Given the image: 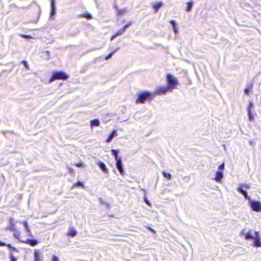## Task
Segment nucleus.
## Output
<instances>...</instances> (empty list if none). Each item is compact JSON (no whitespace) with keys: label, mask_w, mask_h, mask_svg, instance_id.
<instances>
[{"label":"nucleus","mask_w":261,"mask_h":261,"mask_svg":"<svg viewBox=\"0 0 261 261\" xmlns=\"http://www.w3.org/2000/svg\"><path fill=\"white\" fill-rule=\"evenodd\" d=\"M119 49V48H117L116 49H115L114 50L112 51L111 53H110L109 55H108L107 56H106L105 57V59L106 60H108L110 59H111L112 57V56L113 55V54L117 51Z\"/></svg>","instance_id":"nucleus-25"},{"label":"nucleus","mask_w":261,"mask_h":261,"mask_svg":"<svg viewBox=\"0 0 261 261\" xmlns=\"http://www.w3.org/2000/svg\"><path fill=\"white\" fill-rule=\"evenodd\" d=\"M249 92V88H246L244 90V93L246 94H248Z\"/></svg>","instance_id":"nucleus-39"},{"label":"nucleus","mask_w":261,"mask_h":261,"mask_svg":"<svg viewBox=\"0 0 261 261\" xmlns=\"http://www.w3.org/2000/svg\"><path fill=\"white\" fill-rule=\"evenodd\" d=\"M116 9L117 10V13L118 15H122L126 13V9H123L121 10L118 9L117 7H116Z\"/></svg>","instance_id":"nucleus-24"},{"label":"nucleus","mask_w":261,"mask_h":261,"mask_svg":"<svg viewBox=\"0 0 261 261\" xmlns=\"http://www.w3.org/2000/svg\"><path fill=\"white\" fill-rule=\"evenodd\" d=\"M249 205L251 210L254 212H261V202L258 201L249 200Z\"/></svg>","instance_id":"nucleus-5"},{"label":"nucleus","mask_w":261,"mask_h":261,"mask_svg":"<svg viewBox=\"0 0 261 261\" xmlns=\"http://www.w3.org/2000/svg\"><path fill=\"white\" fill-rule=\"evenodd\" d=\"M98 166L102 171H103L104 172H106V173L107 172L108 169H107L106 166L104 163H103L102 162H100L98 163Z\"/></svg>","instance_id":"nucleus-19"},{"label":"nucleus","mask_w":261,"mask_h":261,"mask_svg":"<svg viewBox=\"0 0 261 261\" xmlns=\"http://www.w3.org/2000/svg\"><path fill=\"white\" fill-rule=\"evenodd\" d=\"M0 246H7L11 250V251L18 252V250L15 247L11 246L10 244H6L5 242H2L1 241H0Z\"/></svg>","instance_id":"nucleus-14"},{"label":"nucleus","mask_w":261,"mask_h":261,"mask_svg":"<svg viewBox=\"0 0 261 261\" xmlns=\"http://www.w3.org/2000/svg\"><path fill=\"white\" fill-rule=\"evenodd\" d=\"M25 230L26 231L28 232V236L30 237H33V234H32L31 233V230L30 229V228L29 227L28 229H25Z\"/></svg>","instance_id":"nucleus-31"},{"label":"nucleus","mask_w":261,"mask_h":261,"mask_svg":"<svg viewBox=\"0 0 261 261\" xmlns=\"http://www.w3.org/2000/svg\"><path fill=\"white\" fill-rule=\"evenodd\" d=\"M166 81L167 84V88L169 92H172L173 89L177 88V85L179 84L178 81L176 77L172 74H168L166 77Z\"/></svg>","instance_id":"nucleus-3"},{"label":"nucleus","mask_w":261,"mask_h":261,"mask_svg":"<svg viewBox=\"0 0 261 261\" xmlns=\"http://www.w3.org/2000/svg\"><path fill=\"white\" fill-rule=\"evenodd\" d=\"M68 76L63 71H55L53 73L51 78L49 80V83H51L56 80H65Z\"/></svg>","instance_id":"nucleus-4"},{"label":"nucleus","mask_w":261,"mask_h":261,"mask_svg":"<svg viewBox=\"0 0 261 261\" xmlns=\"http://www.w3.org/2000/svg\"><path fill=\"white\" fill-rule=\"evenodd\" d=\"M76 234L77 231L74 228L72 227H70L69 228L68 231L67 232V235L68 236H70L71 237H74Z\"/></svg>","instance_id":"nucleus-11"},{"label":"nucleus","mask_w":261,"mask_h":261,"mask_svg":"<svg viewBox=\"0 0 261 261\" xmlns=\"http://www.w3.org/2000/svg\"><path fill=\"white\" fill-rule=\"evenodd\" d=\"M13 232V237L16 238V239L18 240L19 241H23L21 240V232L20 231H18L16 229Z\"/></svg>","instance_id":"nucleus-15"},{"label":"nucleus","mask_w":261,"mask_h":261,"mask_svg":"<svg viewBox=\"0 0 261 261\" xmlns=\"http://www.w3.org/2000/svg\"><path fill=\"white\" fill-rule=\"evenodd\" d=\"M218 169L220 170V171H222L224 169V164H222L220 165H219Z\"/></svg>","instance_id":"nucleus-36"},{"label":"nucleus","mask_w":261,"mask_h":261,"mask_svg":"<svg viewBox=\"0 0 261 261\" xmlns=\"http://www.w3.org/2000/svg\"><path fill=\"white\" fill-rule=\"evenodd\" d=\"M244 187H245L247 189H248L249 188V186L246 185H241L239 187H238L237 190L240 193H242L244 195L245 199L250 200V198L249 197H248L247 192L243 190Z\"/></svg>","instance_id":"nucleus-7"},{"label":"nucleus","mask_w":261,"mask_h":261,"mask_svg":"<svg viewBox=\"0 0 261 261\" xmlns=\"http://www.w3.org/2000/svg\"><path fill=\"white\" fill-rule=\"evenodd\" d=\"M100 125V121L97 119L92 120L90 121V126L93 128L94 126H98Z\"/></svg>","instance_id":"nucleus-17"},{"label":"nucleus","mask_w":261,"mask_h":261,"mask_svg":"<svg viewBox=\"0 0 261 261\" xmlns=\"http://www.w3.org/2000/svg\"><path fill=\"white\" fill-rule=\"evenodd\" d=\"M15 224L13 220H11L10 222V224L8 226V229L11 231L13 232L16 229Z\"/></svg>","instance_id":"nucleus-18"},{"label":"nucleus","mask_w":261,"mask_h":261,"mask_svg":"<svg viewBox=\"0 0 261 261\" xmlns=\"http://www.w3.org/2000/svg\"><path fill=\"white\" fill-rule=\"evenodd\" d=\"M223 177V174L222 171H218L216 173V176L214 179H222Z\"/></svg>","instance_id":"nucleus-20"},{"label":"nucleus","mask_w":261,"mask_h":261,"mask_svg":"<svg viewBox=\"0 0 261 261\" xmlns=\"http://www.w3.org/2000/svg\"><path fill=\"white\" fill-rule=\"evenodd\" d=\"M148 229H149L150 231H151L153 232H155L154 230L150 227H148Z\"/></svg>","instance_id":"nucleus-43"},{"label":"nucleus","mask_w":261,"mask_h":261,"mask_svg":"<svg viewBox=\"0 0 261 261\" xmlns=\"http://www.w3.org/2000/svg\"><path fill=\"white\" fill-rule=\"evenodd\" d=\"M155 97V94L144 91L138 94V97L136 100V103H144L147 100H151Z\"/></svg>","instance_id":"nucleus-1"},{"label":"nucleus","mask_w":261,"mask_h":261,"mask_svg":"<svg viewBox=\"0 0 261 261\" xmlns=\"http://www.w3.org/2000/svg\"><path fill=\"white\" fill-rule=\"evenodd\" d=\"M144 201L145 202V203L149 206H151L150 203L149 201L147 200V198L146 197H144L143 198Z\"/></svg>","instance_id":"nucleus-35"},{"label":"nucleus","mask_w":261,"mask_h":261,"mask_svg":"<svg viewBox=\"0 0 261 261\" xmlns=\"http://www.w3.org/2000/svg\"><path fill=\"white\" fill-rule=\"evenodd\" d=\"M116 165L118 170L119 171V173L120 174L123 175V173H124V171L123 169L122 163L121 158L119 157V158L117 160H116Z\"/></svg>","instance_id":"nucleus-9"},{"label":"nucleus","mask_w":261,"mask_h":261,"mask_svg":"<svg viewBox=\"0 0 261 261\" xmlns=\"http://www.w3.org/2000/svg\"><path fill=\"white\" fill-rule=\"evenodd\" d=\"M46 53L48 54H49V52L48 51H47Z\"/></svg>","instance_id":"nucleus-44"},{"label":"nucleus","mask_w":261,"mask_h":261,"mask_svg":"<svg viewBox=\"0 0 261 261\" xmlns=\"http://www.w3.org/2000/svg\"><path fill=\"white\" fill-rule=\"evenodd\" d=\"M163 6V3L162 2H159L156 3L155 4L152 5V7L154 10V13H156L159 9Z\"/></svg>","instance_id":"nucleus-16"},{"label":"nucleus","mask_w":261,"mask_h":261,"mask_svg":"<svg viewBox=\"0 0 261 261\" xmlns=\"http://www.w3.org/2000/svg\"><path fill=\"white\" fill-rule=\"evenodd\" d=\"M34 261H42V258L39 256L37 251H35L34 253Z\"/></svg>","instance_id":"nucleus-21"},{"label":"nucleus","mask_w":261,"mask_h":261,"mask_svg":"<svg viewBox=\"0 0 261 261\" xmlns=\"http://www.w3.org/2000/svg\"><path fill=\"white\" fill-rule=\"evenodd\" d=\"M80 16L81 17H85L87 19H91L92 18V16L89 13H85V14H81L80 15Z\"/></svg>","instance_id":"nucleus-27"},{"label":"nucleus","mask_w":261,"mask_h":261,"mask_svg":"<svg viewBox=\"0 0 261 261\" xmlns=\"http://www.w3.org/2000/svg\"><path fill=\"white\" fill-rule=\"evenodd\" d=\"M118 36L116 35V34H115V35H113L112 37H111V40H113L115 38H116Z\"/></svg>","instance_id":"nucleus-41"},{"label":"nucleus","mask_w":261,"mask_h":261,"mask_svg":"<svg viewBox=\"0 0 261 261\" xmlns=\"http://www.w3.org/2000/svg\"><path fill=\"white\" fill-rule=\"evenodd\" d=\"M132 25V23L129 22L125 25L122 28L120 29L116 34L118 36L121 35L129 26Z\"/></svg>","instance_id":"nucleus-12"},{"label":"nucleus","mask_w":261,"mask_h":261,"mask_svg":"<svg viewBox=\"0 0 261 261\" xmlns=\"http://www.w3.org/2000/svg\"><path fill=\"white\" fill-rule=\"evenodd\" d=\"M173 31H174V32L175 33H177V31H177V28H176V27H173Z\"/></svg>","instance_id":"nucleus-42"},{"label":"nucleus","mask_w":261,"mask_h":261,"mask_svg":"<svg viewBox=\"0 0 261 261\" xmlns=\"http://www.w3.org/2000/svg\"><path fill=\"white\" fill-rule=\"evenodd\" d=\"M187 7L186 8V11L190 12L193 7V2L191 1L187 3Z\"/></svg>","instance_id":"nucleus-23"},{"label":"nucleus","mask_w":261,"mask_h":261,"mask_svg":"<svg viewBox=\"0 0 261 261\" xmlns=\"http://www.w3.org/2000/svg\"><path fill=\"white\" fill-rule=\"evenodd\" d=\"M253 107V104L252 102L250 101L247 108V112L251 111V109Z\"/></svg>","instance_id":"nucleus-29"},{"label":"nucleus","mask_w":261,"mask_h":261,"mask_svg":"<svg viewBox=\"0 0 261 261\" xmlns=\"http://www.w3.org/2000/svg\"><path fill=\"white\" fill-rule=\"evenodd\" d=\"M10 259H11V261H17V259L13 254H11Z\"/></svg>","instance_id":"nucleus-34"},{"label":"nucleus","mask_w":261,"mask_h":261,"mask_svg":"<svg viewBox=\"0 0 261 261\" xmlns=\"http://www.w3.org/2000/svg\"><path fill=\"white\" fill-rule=\"evenodd\" d=\"M118 134L117 133V131L116 130H113L111 134L109 136L108 139L106 140V142L107 143H110L113 138L115 137H117Z\"/></svg>","instance_id":"nucleus-13"},{"label":"nucleus","mask_w":261,"mask_h":261,"mask_svg":"<svg viewBox=\"0 0 261 261\" xmlns=\"http://www.w3.org/2000/svg\"><path fill=\"white\" fill-rule=\"evenodd\" d=\"M163 175L165 178H166L167 179H170V178L172 177L171 175L167 172H163Z\"/></svg>","instance_id":"nucleus-26"},{"label":"nucleus","mask_w":261,"mask_h":261,"mask_svg":"<svg viewBox=\"0 0 261 261\" xmlns=\"http://www.w3.org/2000/svg\"><path fill=\"white\" fill-rule=\"evenodd\" d=\"M51 261H59L58 257L56 255H53Z\"/></svg>","instance_id":"nucleus-33"},{"label":"nucleus","mask_w":261,"mask_h":261,"mask_svg":"<svg viewBox=\"0 0 261 261\" xmlns=\"http://www.w3.org/2000/svg\"><path fill=\"white\" fill-rule=\"evenodd\" d=\"M168 92H169V90L167 87H164L162 86H159L156 88L155 92L154 93L155 94V96L156 95H161L166 94Z\"/></svg>","instance_id":"nucleus-6"},{"label":"nucleus","mask_w":261,"mask_h":261,"mask_svg":"<svg viewBox=\"0 0 261 261\" xmlns=\"http://www.w3.org/2000/svg\"><path fill=\"white\" fill-rule=\"evenodd\" d=\"M255 236H253L249 231L245 235V239L246 240H254L252 246L255 247H261V239L260 238L259 232L258 231H255L254 232Z\"/></svg>","instance_id":"nucleus-2"},{"label":"nucleus","mask_w":261,"mask_h":261,"mask_svg":"<svg viewBox=\"0 0 261 261\" xmlns=\"http://www.w3.org/2000/svg\"><path fill=\"white\" fill-rule=\"evenodd\" d=\"M247 113H248V116L249 120L250 121H253L254 119V117H253V115L251 113V111L247 112Z\"/></svg>","instance_id":"nucleus-28"},{"label":"nucleus","mask_w":261,"mask_h":261,"mask_svg":"<svg viewBox=\"0 0 261 261\" xmlns=\"http://www.w3.org/2000/svg\"><path fill=\"white\" fill-rule=\"evenodd\" d=\"M21 62L27 69H29V65L25 60H22Z\"/></svg>","instance_id":"nucleus-30"},{"label":"nucleus","mask_w":261,"mask_h":261,"mask_svg":"<svg viewBox=\"0 0 261 261\" xmlns=\"http://www.w3.org/2000/svg\"><path fill=\"white\" fill-rule=\"evenodd\" d=\"M118 150H117L114 149H111L112 154L114 156L115 160H117V159L119 158V157H118Z\"/></svg>","instance_id":"nucleus-22"},{"label":"nucleus","mask_w":261,"mask_h":261,"mask_svg":"<svg viewBox=\"0 0 261 261\" xmlns=\"http://www.w3.org/2000/svg\"><path fill=\"white\" fill-rule=\"evenodd\" d=\"M76 186H83V184H82V183L81 181H77V182H76Z\"/></svg>","instance_id":"nucleus-40"},{"label":"nucleus","mask_w":261,"mask_h":261,"mask_svg":"<svg viewBox=\"0 0 261 261\" xmlns=\"http://www.w3.org/2000/svg\"><path fill=\"white\" fill-rule=\"evenodd\" d=\"M22 242L30 245L31 246H35L38 243V241L35 239H25V240L21 241Z\"/></svg>","instance_id":"nucleus-10"},{"label":"nucleus","mask_w":261,"mask_h":261,"mask_svg":"<svg viewBox=\"0 0 261 261\" xmlns=\"http://www.w3.org/2000/svg\"><path fill=\"white\" fill-rule=\"evenodd\" d=\"M23 224L24 225L25 229H28L29 227V226H28V223H27V222L26 221H24L23 222Z\"/></svg>","instance_id":"nucleus-37"},{"label":"nucleus","mask_w":261,"mask_h":261,"mask_svg":"<svg viewBox=\"0 0 261 261\" xmlns=\"http://www.w3.org/2000/svg\"><path fill=\"white\" fill-rule=\"evenodd\" d=\"M50 18H54L56 13V0H50Z\"/></svg>","instance_id":"nucleus-8"},{"label":"nucleus","mask_w":261,"mask_h":261,"mask_svg":"<svg viewBox=\"0 0 261 261\" xmlns=\"http://www.w3.org/2000/svg\"><path fill=\"white\" fill-rule=\"evenodd\" d=\"M170 24L172 25V27H175L176 25V21L173 20H171L170 21Z\"/></svg>","instance_id":"nucleus-32"},{"label":"nucleus","mask_w":261,"mask_h":261,"mask_svg":"<svg viewBox=\"0 0 261 261\" xmlns=\"http://www.w3.org/2000/svg\"><path fill=\"white\" fill-rule=\"evenodd\" d=\"M75 165L77 167H81L83 166V163H78V164H75Z\"/></svg>","instance_id":"nucleus-38"}]
</instances>
